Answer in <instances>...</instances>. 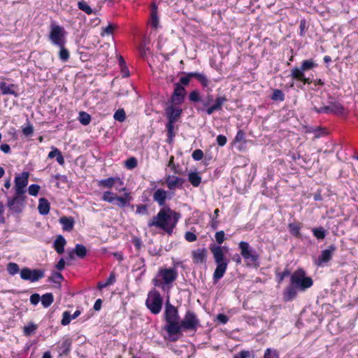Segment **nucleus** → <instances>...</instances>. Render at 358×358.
Here are the masks:
<instances>
[{
    "label": "nucleus",
    "instance_id": "f257e3e1",
    "mask_svg": "<svg viewBox=\"0 0 358 358\" xmlns=\"http://www.w3.org/2000/svg\"><path fill=\"white\" fill-rule=\"evenodd\" d=\"M189 99L193 103H198L196 109L199 113L205 112L208 115L221 110L222 106L227 101L224 96H217L214 99L213 94H207L205 96H201L198 90L192 91L189 94Z\"/></svg>",
    "mask_w": 358,
    "mask_h": 358
},
{
    "label": "nucleus",
    "instance_id": "f03ea898",
    "mask_svg": "<svg viewBox=\"0 0 358 358\" xmlns=\"http://www.w3.org/2000/svg\"><path fill=\"white\" fill-rule=\"evenodd\" d=\"M180 215L169 207H163L156 216L153 217L148 223L149 227H155L163 229L168 234H171L176 227Z\"/></svg>",
    "mask_w": 358,
    "mask_h": 358
},
{
    "label": "nucleus",
    "instance_id": "7ed1b4c3",
    "mask_svg": "<svg viewBox=\"0 0 358 358\" xmlns=\"http://www.w3.org/2000/svg\"><path fill=\"white\" fill-rule=\"evenodd\" d=\"M178 277V272L175 268H160L152 283L155 287H161L164 292H169L173 282Z\"/></svg>",
    "mask_w": 358,
    "mask_h": 358
},
{
    "label": "nucleus",
    "instance_id": "20e7f679",
    "mask_svg": "<svg viewBox=\"0 0 358 358\" xmlns=\"http://www.w3.org/2000/svg\"><path fill=\"white\" fill-rule=\"evenodd\" d=\"M166 325L164 329L170 336L179 334V315L177 309L169 302L166 303L164 311Z\"/></svg>",
    "mask_w": 358,
    "mask_h": 358
},
{
    "label": "nucleus",
    "instance_id": "39448f33",
    "mask_svg": "<svg viewBox=\"0 0 358 358\" xmlns=\"http://www.w3.org/2000/svg\"><path fill=\"white\" fill-rule=\"evenodd\" d=\"M290 284L298 288L300 292H304L312 287L313 281L311 278L306 276L302 268H298L290 275Z\"/></svg>",
    "mask_w": 358,
    "mask_h": 358
},
{
    "label": "nucleus",
    "instance_id": "423d86ee",
    "mask_svg": "<svg viewBox=\"0 0 358 358\" xmlns=\"http://www.w3.org/2000/svg\"><path fill=\"white\" fill-rule=\"evenodd\" d=\"M238 248L247 265L256 267L259 266L258 260L259 256L248 242L241 241L238 244Z\"/></svg>",
    "mask_w": 358,
    "mask_h": 358
},
{
    "label": "nucleus",
    "instance_id": "0eeeda50",
    "mask_svg": "<svg viewBox=\"0 0 358 358\" xmlns=\"http://www.w3.org/2000/svg\"><path fill=\"white\" fill-rule=\"evenodd\" d=\"M145 305L150 311L155 315L159 313L162 308V298L158 291L152 289L148 294Z\"/></svg>",
    "mask_w": 358,
    "mask_h": 358
},
{
    "label": "nucleus",
    "instance_id": "6e6552de",
    "mask_svg": "<svg viewBox=\"0 0 358 358\" xmlns=\"http://www.w3.org/2000/svg\"><path fill=\"white\" fill-rule=\"evenodd\" d=\"M49 40L54 45H65L66 31L64 28L56 24H51L49 33Z\"/></svg>",
    "mask_w": 358,
    "mask_h": 358
},
{
    "label": "nucleus",
    "instance_id": "1a4fd4ad",
    "mask_svg": "<svg viewBox=\"0 0 358 358\" xmlns=\"http://www.w3.org/2000/svg\"><path fill=\"white\" fill-rule=\"evenodd\" d=\"M26 196L15 193L13 196L7 198V206L11 213H20L25 206Z\"/></svg>",
    "mask_w": 358,
    "mask_h": 358
},
{
    "label": "nucleus",
    "instance_id": "9d476101",
    "mask_svg": "<svg viewBox=\"0 0 358 358\" xmlns=\"http://www.w3.org/2000/svg\"><path fill=\"white\" fill-rule=\"evenodd\" d=\"M199 325V320L196 314L192 311L188 310L181 322H179V334L182 330H196Z\"/></svg>",
    "mask_w": 358,
    "mask_h": 358
},
{
    "label": "nucleus",
    "instance_id": "9b49d317",
    "mask_svg": "<svg viewBox=\"0 0 358 358\" xmlns=\"http://www.w3.org/2000/svg\"><path fill=\"white\" fill-rule=\"evenodd\" d=\"M29 173L27 171H24L15 176L14 181V189L15 193L25 195L29 182Z\"/></svg>",
    "mask_w": 358,
    "mask_h": 358
},
{
    "label": "nucleus",
    "instance_id": "f8f14e48",
    "mask_svg": "<svg viewBox=\"0 0 358 358\" xmlns=\"http://www.w3.org/2000/svg\"><path fill=\"white\" fill-rule=\"evenodd\" d=\"M20 278L24 280L36 282L45 276L44 271L24 268L20 271Z\"/></svg>",
    "mask_w": 358,
    "mask_h": 358
},
{
    "label": "nucleus",
    "instance_id": "ddd939ff",
    "mask_svg": "<svg viewBox=\"0 0 358 358\" xmlns=\"http://www.w3.org/2000/svg\"><path fill=\"white\" fill-rule=\"evenodd\" d=\"M313 109L317 113H334L336 115H341L344 113L343 106L339 102L337 101L332 102L329 106L320 108L314 106Z\"/></svg>",
    "mask_w": 358,
    "mask_h": 358
},
{
    "label": "nucleus",
    "instance_id": "4468645a",
    "mask_svg": "<svg viewBox=\"0 0 358 358\" xmlns=\"http://www.w3.org/2000/svg\"><path fill=\"white\" fill-rule=\"evenodd\" d=\"M336 249V247L331 245L327 249L322 250L321 255L315 261V264L318 266H322L324 264L327 263L332 258Z\"/></svg>",
    "mask_w": 358,
    "mask_h": 358
},
{
    "label": "nucleus",
    "instance_id": "2eb2a0df",
    "mask_svg": "<svg viewBox=\"0 0 358 358\" xmlns=\"http://www.w3.org/2000/svg\"><path fill=\"white\" fill-rule=\"evenodd\" d=\"M179 104H174L172 103L166 108V115L168 120L171 122H176L182 113V108L178 106Z\"/></svg>",
    "mask_w": 358,
    "mask_h": 358
},
{
    "label": "nucleus",
    "instance_id": "dca6fc26",
    "mask_svg": "<svg viewBox=\"0 0 358 358\" xmlns=\"http://www.w3.org/2000/svg\"><path fill=\"white\" fill-rule=\"evenodd\" d=\"M152 198L160 206H164L166 201L171 199V196L168 191L159 188L155 191Z\"/></svg>",
    "mask_w": 358,
    "mask_h": 358
},
{
    "label": "nucleus",
    "instance_id": "f3484780",
    "mask_svg": "<svg viewBox=\"0 0 358 358\" xmlns=\"http://www.w3.org/2000/svg\"><path fill=\"white\" fill-rule=\"evenodd\" d=\"M210 250L213 255V257L216 264L229 262L224 255L223 248L222 247L218 245H210Z\"/></svg>",
    "mask_w": 358,
    "mask_h": 358
},
{
    "label": "nucleus",
    "instance_id": "a211bd4d",
    "mask_svg": "<svg viewBox=\"0 0 358 358\" xmlns=\"http://www.w3.org/2000/svg\"><path fill=\"white\" fill-rule=\"evenodd\" d=\"M185 94V89L180 84L177 83L171 97V102L174 104H180L183 101Z\"/></svg>",
    "mask_w": 358,
    "mask_h": 358
},
{
    "label": "nucleus",
    "instance_id": "6ab92c4d",
    "mask_svg": "<svg viewBox=\"0 0 358 358\" xmlns=\"http://www.w3.org/2000/svg\"><path fill=\"white\" fill-rule=\"evenodd\" d=\"M192 259L195 264H203L207 259V250L206 248H198L192 252Z\"/></svg>",
    "mask_w": 358,
    "mask_h": 358
},
{
    "label": "nucleus",
    "instance_id": "aec40b11",
    "mask_svg": "<svg viewBox=\"0 0 358 358\" xmlns=\"http://www.w3.org/2000/svg\"><path fill=\"white\" fill-rule=\"evenodd\" d=\"M291 77L292 79L299 80L303 84H310L311 80L305 77L304 71L299 67L293 68L291 70Z\"/></svg>",
    "mask_w": 358,
    "mask_h": 358
},
{
    "label": "nucleus",
    "instance_id": "412c9836",
    "mask_svg": "<svg viewBox=\"0 0 358 358\" xmlns=\"http://www.w3.org/2000/svg\"><path fill=\"white\" fill-rule=\"evenodd\" d=\"M116 183H119L120 185H123V182L121 180L120 178H108L106 179H103L99 180L98 182L99 187H105V188H112Z\"/></svg>",
    "mask_w": 358,
    "mask_h": 358
},
{
    "label": "nucleus",
    "instance_id": "4be33fe9",
    "mask_svg": "<svg viewBox=\"0 0 358 358\" xmlns=\"http://www.w3.org/2000/svg\"><path fill=\"white\" fill-rule=\"evenodd\" d=\"M166 183L169 189H176L183 183V180L175 176H168L166 178Z\"/></svg>",
    "mask_w": 358,
    "mask_h": 358
},
{
    "label": "nucleus",
    "instance_id": "5701e85b",
    "mask_svg": "<svg viewBox=\"0 0 358 358\" xmlns=\"http://www.w3.org/2000/svg\"><path fill=\"white\" fill-rule=\"evenodd\" d=\"M17 86L14 84H7L5 82L0 83V90L3 95L11 94L15 97L17 96V94L15 92Z\"/></svg>",
    "mask_w": 358,
    "mask_h": 358
},
{
    "label": "nucleus",
    "instance_id": "b1692460",
    "mask_svg": "<svg viewBox=\"0 0 358 358\" xmlns=\"http://www.w3.org/2000/svg\"><path fill=\"white\" fill-rule=\"evenodd\" d=\"M216 265L217 266L213 273V280L215 282H217L224 276L227 268L228 263L216 264Z\"/></svg>",
    "mask_w": 358,
    "mask_h": 358
},
{
    "label": "nucleus",
    "instance_id": "393cba45",
    "mask_svg": "<svg viewBox=\"0 0 358 358\" xmlns=\"http://www.w3.org/2000/svg\"><path fill=\"white\" fill-rule=\"evenodd\" d=\"M298 291V288L294 285H292V284L286 287L283 292V298L285 301H292L297 296Z\"/></svg>",
    "mask_w": 358,
    "mask_h": 358
},
{
    "label": "nucleus",
    "instance_id": "a878e982",
    "mask_svg": "<svg viewBox=\"0 0 358 358\" xmlns=\"http://www.w3.org/2000/svg\"><path fill=\"white\" fill-rule=\"evenodd\" d=\"M132 199L131 196L130 195V193H125L124 196H116L115 204L120 207L124 208L128 205H129Z\"/></svg>",
    "mask_w": 358,
    "mask_h": 358
},
{
    "label": "nucleus",
    "instance_id": "bb28decb",
    "mask_svg": "<svg viewBox=\"0 0 358 358\" xmlns=\"http://www.w3.org/2000/svg\"><path fill=\"white\" fill-rule=\"evenodd\" d=\"M66 244L65 238L62 235H59L54 242V248L57 253L62 254L64 251Z\"/></svg>",
    "mask_w": 358,
    "mask_h": 358
},
{
    "label": "nucleus",
    "instance_id": "cd10ccee",
    "mask_svg": "<svg viewBox=\"0 0 358 358\" xmlns=\"http://www.w3.org/2000/svg\"><path fill=\"white\" fill-rule=\"evenodd\" d=\"M59 222L64 231H71L73 229L74 220L72 217H62Z\"/></svg>",
    "mask_w": 358,
    "mask_h": 358
},
{
    "label": "nucleus",
    "instance_id": "c85d7f7f",
    "mask_svg": "<svg viewBox=\"0 0 358 358\" xmlns=\"http://www.w3.org/2000/svg\"><path fill=\"white\" fill-rule=\"evenodd\" d=\"M50 203L44 198L39 199L38 210L41 215H47L50 211Z\"/></svg>",
    "mask_w": 358,
    "mask_h": 358
},
{
    "label": "nucleus",
    "instance_id": "c756f323",
    "mask_svg": "<svg viewBox=\"0 0 358 358\" xmlns=\"http://www.w3.org/2000/svg\"><path fill=\"white\" fill-rule=\"evenodd\" d=\"M71 346V341L69 338H64L61 344V346L59 348V355H67L70 350Z\"/></svg>",
    "mask_w": 358,
    "mask_h": 358
},
{
    "label": "nucleus",
    "instance_id": "7c9ffc66",
    "mask_svg": "<svg viewBox=\"0 0 358 358\" xmlns=\"http://www.w3.org/2000/svg\"><path fill=\"white\" fill-rule=\"evenodd\" d=\"M188 180L194 187H198L201 182V178L197 172H190L188 174Z\"/></svg>",
    "mask_w": 358,
    "mask_h": 358
},
{
    "label": "nucleus",
    "instance_id": "2f4dec72",
    "mask_svg": "<svg viewBox=\"0 0 358 358\" xmlns=\"http://www.w3.org/2000/svg\"><path fill=\"white\" fill-rule=\"evenodd\" d=\"M53 301L54 297L52 293H46L41 296V303L44 308L49 307Z\"/></svg>",
    "mask_w": 358,
    "mask_h": 358
},
{
    "label": "nucleus",
    "instance_id": "473e14b6",
    "mask_svg": "<svg viewBox=\"0 0 358 358\" xmlns=\"http://www.w3.org/2000/svg\"><path fill=\"white\" fill-rule=\"evenodd\" d=\"M78 120L82 124L86 126L90 123L91 116L86 112L81 111L79 113Z\"/></svg>",
    "mask_w": 358,
    "mask_h": 358
},
{
    "label": "nucleus",
    "instance_id": "72a5a7b5",
    "mask_svg": "<svg viewBox=\"0 0 358 358\" xmlns=\"http://www.w3.org/2000/svg\"><path fill=\"white\" fill-rule=\"evenodd\" d=\"M117 194L110 192L106 191L103 193L102 200L108 203H114L116 199Z\"/></svg>",
    "mask_w": 358,
    "mask_h": 358
},
{
    "label": "nucleus",
    "instance_id": "f704fd0d",
    "mask_svg": "<svg viewBox=\"0 0 358 358\" xmlns=\"http://www.w3.org/2000/svg\"><path fill=\"white\" fill-rule=\"evenodd\" d=\"M115 281V277L114 273H110L109 278L107 279V280L104 282H99L98 284V288L99 289H102L104 287H106L109 285H113Z\"/></svg>",
    "mask_w": 358,
    "mask_h": 358
},
{
    "label": "nucleus",
    "instance_id": "c9c22d12",
    "mask_svg": "<svg viewBox=\"0 0 358 358\" xmlns=\"http://www.w3.org/2000/svg\"><path fill=\"white\" fill-rule=\"evenodd\" d=\"M317 66V64L316 63H315L312 59H310L303 61L300 68L305 72L316 67Z\"/></svg>",
    "mask_w": 358,
    "mask_h": 358
},
{
    "label": "nucleus",
    "instance_id": "e433bc0d",
    "mask_svg": "<svg viewBox=\"0 0 358 358\" xmlns=\"http://www.w3.org/2000/svg\"><path fill=\"white\" fill-rule=\"evenodd\" d=\"M175 122H171V120H169L168 123L166 124L167 134H168V137H169V140H168L169 143L171 142V141L173 140V138L175 136V134L173 132V129H174L173 124Z\"/></svg>",
    "mask_w": 358,
    "mask_h": 358
},
{
    "label": "nucleus",
    "instance_id": "4c0bfd02",
    "mask_svg": "<svg viewBox=\"0 0 358 358\" xmlns=\"http://www.w3.org/2000/svg\"><path fill=\"white\" fill-rule=\"evenodd\" d=\"M60 49L59 52V57L63 62H66L69 59V52L65 48L64 45L58 46Z\"/></svg>",
    "mask_w": 358,
    "mask_h": 358
},
{
    "label": "nucleus",
    "instance_id": "58836bf2",
    "mask_svg": "<svg viewBox=\"0 0 358 358\" xmlns=\"http://www.w3.org/2000/svg\"><path fill=\"white\" fill-rule=\"evenodd\" d=\"M312 231L317 239H324L326 236V231L323 227L313 228Z\"/></svg>",
    "mask_w": 358,
    "mask_h": 358
},
{
    "label": "nucleus",
    "instance_id": "ea45409f",
    "mask_svg": "<svg viewBox=\"0 0 358 358\" xmlns=\"http://www.w3.org/2000/svg\"><path fill=\"white\" fill-rule=\"evenodd\" d=\"M75 253L80 258H83L87 254L85 247L80 244H77L75 247Z\"/></svg>",
    "mask_w": 358,
    "mask_h": 358
},
{
    "label": "nucleus",
    "instance_id": "a19ab883",
    "mask_svg": "<svg viewBox=\"0 0 358 358\" xmlns=\"http://www.w3.org/2000/svg\"><path fill=\"white\" fill-rule=\"evenodd\" d=\"M7 271L11 275L17 274L19 271V266L16 263L10 262L7 265Z\"/></svg>",
    "mask_w": 358,
    "mask_h": 358
},
{
    "label": "nucleus",
    "instance_id": "79ce46f5",
    "mask_svg": "<svg viewBox=\"0 0 358 358\" xmlns=\"http://www.w3.org/2000/svg\"><path fill=\"white\" fill-rule=\"evenodd\" d=\"M113 117L115 120L119 122H124L126 118V114L123 109H118L113 115Z\"/></svg>",
    "mask_w": 358,
    "mask_h": 358
},
{
    "label": "nucleus",
    "instance_id": "37998d69",
    "mask_svg": "<svg viewBox=\"0 0 358 358\" xmlns=\"http://www.w3.org/2000/svg\"><path fill=\"white\" fill-rule=\"evenodd\" d=\"M37 329V326L33 323H30L24 327V334L26 336L33 334Z\"/></svg>",
    "mask_w": 358,
    "mask_h": 358
},
{
    "label": "nucleus",
    "instance_id": "c03bdc74",
    "mask_svg": "<svg viewBox=\"0 0 358 358\" xmlns=\"http://www.w3.org/2000/svg\"><path fill=\"white\" fill-rule=\"evenodd\" d=\"M159 19L157 16V8L154 7L152 9L151 12V20H150V24L152 27L156 28L158 25Z\"/></svg>",
    "mask_w": 358,
    "mask_h": 358
},
{
    "label": "nucleus",
    "instance_id": "a18cd8bd",
    "mask_svg": "<svg viewBox=\"0 0 358 358\" xmlns=\"http://www.w3.org/2000/svg\"><path fill=\"white\" fill-rule=\"evenodd\" d=\"M271 99L273 101H282L285 99V94H284V93L281 90H275L273 91V94H272Z\"/></svg>",
    "mask_w": 358,
    "mask_h": 358
},
{
    "label": "nucleus",
    "instance_id": "49530a36",
    "mask_svg": "<svg viewBox=\"0 0 358 358\" xmlns=\"http://www.w3.org/2000/svg\"><path fill=\"white\" fill-rule=\"evenodd\" d=\"M289 229L291 234L295 236H299L300 234L301 227L298 224L291 223L289 224Z\"/></svg>",
    "mask_w": 358,
    "mask_h": 358
},
{
    "label": "nucleus",
    "instance_id": "de8ad7c7",
    "mask_svg": "<svg viewBox=\"0 0 358 358\" xmlns=\"http://www.w3.org/2000/svg\"><path fill=\"white\" fill-rule=\"evenodd\" d=\"M78 8L85 12L87 14H91L92 13V10L90 8V6L85 3V1H80L78 2Z\"/></svg>",
    "mask_w": 358,
    "mask_h": 358
},
{
    "label": "nucleus",
    "instance_id": "09e8293b",
    "mask_svg": "<svg viewBox=\"0 0 358 358\" xmlns=\"http://www.w3.org/2000/svg\"><path fill=\"white\" fill-rule=\"evenodd\" d=\"M125 166L128 169H133L137 166V160L135 157L129 158L126 162Z\"/></svg>",
    "mask_w": 358,
    "mask_h": 358
},
{
    "label": "nucleus",
    "instance_id": "8fccbe9b",
    "mask_svg": "<svg viewBox=\"0 0 358 358\" xmlns=\"http://www.w3.org/2000/svg\"><path fill=\"white\" fill-rule=\"evenodd\" d=\"M40 190L38 185L32 184L28 187V192L31 196H36Z\"/></svg>",
    "mask_w": 358,
    "mask_h": 358
},
{
    "label": "nucleus",
    "instance_id": "3c124183",
    "mask_svg": "<svg viewBox=\"0 0 358 358\" xmlns=\"http://www.w3.org/2000/svg\"><path fill=\"white\" fill-rule=\"evenodd\" d=\"M71 320H73V318H71L69 312L65 311L63 313V317L61 322L62 324L66 326L71 322Z\"/></svg>",
    "mask_w": 358,
    "mask_h": 358
},
{
    "label": "nucleus",
    "instance_id": "603ef678",
    "mask_svg": "<svg viewBox=\"0 0 358 358\" xmlns=\"http://www.w3.org/2000/svg\"><path fill=\"white\" fill-rule=\"evenodd\" d=\"M215 240L218 244H222L225 239V234L224 231H219L215 233Z\"/></svg>",
    "mask_w": 358,
    "mask_h": 358
},
{
    "label": "nucleus",
    "instance_id": "864d4df0",
    "mask_svg": "<svg viewBox=\"0 0 358 358\" xmlns=\"http://www.w3.org/2000/svg\"><path fill=\"white\" fill-rule=\"evenodd\" d=\"M197 80L205 87H208L209 85V80L203 73H201L200 76H199Z\"/></svg>",
    "mask_w": 358,
    "mask_h": 358
},
{
    "label": "nucleus",
    "instance_id": "5fc2aeb1",
    "mask_svg": "<svg viewBox=\"0 0 358 358\" xmlns=\"http://www.w3.org/2000/svg\"><path fill=\"white\" fill-rule=\"evenodd\" d=\"M61 152V151L55 148V147H51V151L48 153V159H53V158H56L59 154Z\"/></svg>",
    "mask_w": 358,
    "mask_h": 358
},
{
    "label": "nucleus",
    "instance_id": "6e6d98bb",
    "mask_svg": "<svg viewBox=\"0 0 358 358\" xmlns=\"http://www.w3.org/2000/svg\"><path fill=\"white\" fill-rule=\"evenodd\" d=\"M192 157L196 161L201 160L203 157V152L201 150L197 149L193 152Z\"/></svg>",
    "mask_w": 358,
    "mask_h": 358
},
{
    "label": "nucleus",
    "instance_id": "4d7b16f0",
    "mask_svg": "<svg viewBox=\"0 0 358 358\" xmlns=\"http://www.w3.org/2000/svg\"><path fill=\"white\" fill-rule=\"evenodd\" d=\"M136 213L139 215H147L148 214V207L146 205H138L136 206Z\"/></svg>",
    "mask_w": 358,
    "mask_h": 358
},
{
    "label": "nucleus",
    "instance_id": "13d9d810",
    "mask_svg": "<svg viewBox=\"0 0 358 358\" xmlns=\"http://www.w3.org/2000/svg\"><path fill=\"white\" fill-rule=\"evenodd\" d=\"M114 29V27L112 24H108L106 27L102 28V31L101 33V36L110 35L113 34Z\"/></svg>",
    "mask_w": 358,
    "mask_h": 358
},
{
    "label": "nucleus",
    "instance_id": "bf43d9fd",
    "mask_svg": "<svg viewBox=\"0 0 358 358\" xmlns=\"http://www.w3.org/2000/svg\"><path fill=\"white\" fill-rule=\"evenodd\" d=\"M22 132L25 136H31L34 132V128L31 124H28L22 128Z\"/></svg>",
    "mask_w": 358,
    "mask_h": 358
},
{
    "label": "nucleus",
    "instance_id": "052dcab7",
    "mask_svg": "<svg viewBox=\"0 0 358 358\" xmlns=\"http://www.w3.org/2000/svg\"><path fill=\"white\" fill-rule=\"evenodd\" d=\"M185 238L189 242H194L196 240L197 236L195 234L187 231L185 233Z\"/></svg>",
    "mask_w": 358,
    "mask_h": 358
},
{
    "label": "nucleus",
    "instance_id": "680f3d73",
    "mask_svg": "<svg viewBox=\"0 0 358 358\" xmlns=\"http://www.w3.org/2000/svg\"><path fill=\"white\" fill-rule=\"evenodd\" d=\"M250 356V353L249 351L243 350L240 352L236 354L234 358H249Z\"/></svg>",
    "mask_w": 358,
    "mask_h": 358
},
{
    "label": "nucleus",
    "instance_id": "e2e57ef3",
    "mask_svg": "<svg viewBox=\"0 0 358 358\" xmlns=\"http://www.w3.org/2000/svg\"><path fill=\"white\" fill-rule=\"evenodd\" d=\"M40 301V296L38 294H33L30 296V302L32 305L36 306Z\"/></svg>",
    "mask_w": 358,
    "mask_h": 358
},
{
    "label": "nucleus",
    "instance_id": "0e129e2a",
    "mask_svg": "<svg viewBox=\"0 0 358 358\" xmlns=\"http://www.w3.org/2000/svg\"><path fill=\"white\" fill-rule=\"evenodd\" d=\"M216 140L220 146H224L227 143V138L224 135H218Z\"/></svg>",
    "mask_w": 358,
    "mask_h": 358
},
{
    "label": "nucleus",
    "instance_id": "69168bd1",
    "mask_svg": "<svg viewBox=\"0 0 358 358\" xmlns=\"http://www.w3.org/2000/svg\"><path fill=\"white\" fill-rule=\"evenodd\" d=\"M274 357H277L276 352L268 348L264 353V358H273Z\"/></svg>",
    "mask_w": 358,
    "mask_h": 358
},
{
    "label": "nucleus",
    "instance_id": "338daca9",
    "mask_svg": "<svg viewBox=\"0 0 358 358\" xmlns=\"http://www.w3.org/2000/svg\"><path fill=\"white\" fill-rule=\"evenodd\" d=\"M217 320L222 324H226L228 322L229 318L227 315L224 314H218L217 315Z\"/></svg>",
    "mask_w": 358,
    "mask_h": 358
},
{
    "label": "nucleus",
    "instance_id": "774afa93",
    "mask_svg": "<svg viewBox=\"0 0 358 358\" xmlns=\"http://www.w3.org/2000/svg\"><path fill=\"white\" fill-rule=\"evenodd\" d=\"M191 78L189 77V73H187L185 76H182L180 79V82L183 85H187L189 83Z\"/></svg>",
    "mask_w": 358,
    "mask_h": 358
}]
</instances>
